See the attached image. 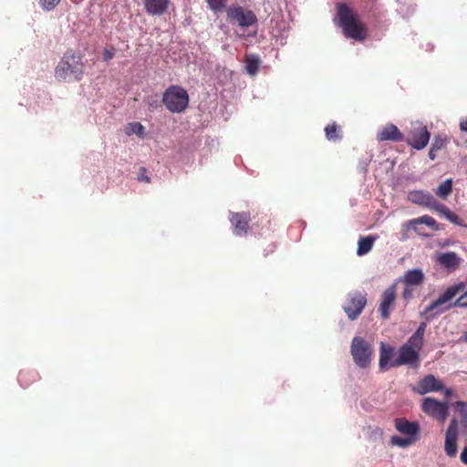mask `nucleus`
I'll return each mask as SVG.
<instances>
[{
	"label": "nucleus",
	"instance_id": "nucleus-1",
	"mask_svg": "<svg viewBox=\"0 0 467 467\" xmlns=\"http://www.w3.org/2000/svg\"><path fill=\"white\" fill-rule=\"evenodd\" d=\"M467 286L465 282H458L449 285L434 301H432L420 313L421 316H427L430 320L434 317L441 315L453 307H467V298L459 296L453 301V298L463 291Z\"/></svg>",
	"mask_w": 467,
	"mask_h": 467
},
{
	"label": "nucleus",
	"instance_id": "nucleus-2",
	"mask_svg": "<svg viewBox=\"0 0 467 467\" xmlns=\"http://www.w3.org/2000/svg\"><path fill=\"white\" fill-rule=\"evenodd\" d=\"M336 10L338 26L344 36L356 41H364L368 36V29L353 10L345 3H337Z\"/></svg>",
	"mask_w": 467,
	"mask_h": 467
},
{
	"label": "nucleus",
	"instance_id": "nucleus-3",
	"mask_svg": "<svg viewBox=\"0 0 467 467\" xmlns=\"http://www.w3.org/2000/svg\"><path fill=\"white\" fill-rule=\"evenodd\" d=\"M85 73L83 56L72 49L64 53L55 68V78L58 81H79Z\"/></svg>",
	"mask_w": 467,
	"mask_h": 467
},
{
	"label": "nucleus",
	"instance_id": "nucleus-4",
	"mask_svg": "<svg viewBox=\"0 0 467 467\" xmlns=\"http://www.w3.org/2000/svg\"><path fill=\"white\" fill-rule=\"evenodd\" d=\"M162 103L172 113H181L189 105V95L185 88L178 85H171L165 89L162 95Z\"/></svg>",
	"mask_w": 467,
	"mask_h": 467
},
{
	"label": "nucleus",
	"instance_id": "nucleus-5",
	"mask_svg": "<svg viewBox=\"0 0 467 467\" xmlns=\"http://www.w3.org/2000/svg\"><path fill=\"white\" fill-rule=\"evenodd\" d=\"M350 353L355 364L361 368H366L371 363L374 349L372 345L363 337H355L351 342Z\"/></svg>",
	"mask_w": 467,
	"mask_h": 467
},
{
	"label": "nucleus",
	"instance_id": "nucleus-6",
	"mask_svg": "<svg viewBox=\"0 0 467 467\" xmlns=\"http://www.w3.org/2000/svg\"><path fill=\"white\" fill-rule=\"evenodd\" d=\"M421 410L428 416L444 422L449 415V403L427 397L422 400Z\"/></svg>",
	"mask_w": 467,
	"mask_h": 467
},
{
	"label": "nucleus",
	"instance_id": "nucleus-7",
	"mask_svg": "<svg viewBox=\"0 0 467 467\" xmlns=\"http://www.w3.org/2000/svg\"><path fill=\"white\" fill-rule=\"evenodd\" d=\"M366 305V294L356 291L348 295L347 300L343 306V309L350 320H355L362 313Z\"/></svg>",
	"mask_w": 467,
	"mask_h": 467
},
{
	"label": "nucleus",
	"instance_id": "nucleus-8",
	"mask_svg": "<svg viewBox=\"0 0 467 467\" xmlns=\"http://www.w3.org/2000/svg\"><path fill=\"white\" fill-rule=\"evenodd\" d=\"M431 133L426 126L421 123H415L408 133V137L404 140L406 142L416 150L424 149L430 140Z\"/></svg>",
	"mask_w": 467,
	"mask_h": 467
},
{
	"label": "nucleus",
	"instance_id": "nucleus-9",
	"mask_svg": "<svg viewBox=\"0 0 467 467\" xmlns=\"http://www.w3.org/2000/svg\"><path fill=\"white\" fill-rule=\"evenodd\" d=\"M227 17L235 21L240 27H249L257 23V17L252 10L240 5H231L226 9Z\"/></svg>",
	"mask_w": 467,
	"mask_h": 467
},
{
	"label": "nucleus",
	"instance_id": "nucleus-10",
	"mask_svg": "<svg viewBox=\"0 0 467 467\" xmlns=\"http://www.w3.org/2000/svg\"><path fill=\"white\" fill-rule=\"evenodd\" d=\"M420 224H425L426 226L430 227L433 231L441 230L440 224L437 223V221L433 217L425 214L420 217L409 220L408 222H406L405 223L402 224L403 239L405 240L408 238L406 233L410 229L413 230L415 233H417L420 236H424V237L428 236V234H423L420 231V229L418 227V225H420Z\"/></svg>",
	"mask_w": 467,
	"mask_h": 467
},
{
	"label": "nucleus",
	"instance_id": "nucleus-11",
	"mask_svg": "<svg viewBox=\"0 0 467 467\" xmlns=\"http://www.w3.org/2000/svg\"><path fill=\"white\" fill-rule=\"evenodd\" d=\"M420 363V353L416 349L409 348V346L402 345L399 349V356L396 359L390 362V367L396 368L402 365H410L417 368Z\"/></svg>",
	"mask_w": 467,
	"mask_h": 467
},
{
	"label": "nucleus",
	"instance_id": "nucleus-12",
	"mask_svg": "<svg viewBox=\"0 0 467 467\" xmlns=\"http://www.w3.org/2000/svg\"><path fill=\"white\" fill-rule=\"evenodd\" d=\"M396 285L389 286L381 295L380 304L379 306V313L382 319L387 320L390 317L391 311L394 309L396 301Z\"/></svg>",
	"mask_w": 467,
	"mask_h": 467
},
{
	"label": "nucleus",
	"instance_id": "nucleus-13",
	"mask_svg": "<svg viewBox=\"0 0 467 467\" xmlns=\"http://www.w3.org/2000/svg\"><path fill=\"white\" fill-rule=\"evenodd\" d=\"M458 420L454 418L451 420L445 432L444 451L447 456L453 458L457 454Z\"/></svg>",
	"mask_w": 467,
	"mask_h": 467
},
{
	"label": "nucleus",
	"instance_id": "nucleus-14",
	"mask_svg": "<svg viewBox=\"0 0 467 467\" xmlns=\"http://www.w3.org/2000/svg\"><path fill=\"white\" fill-rule=\"evenodd\" d=\"M435 262L448 273H452L460 268L462 259L455 252H444L436 254Z\"/></svg>",
	"mask_w": 467,
	"mask_h": 467
},
{
	"label": "nucleus",
	"instance_id": "nucleus-15",
	"mask_svg": "<svg viewBox=\"0 0 467 467\" xmlns=\"http://www.w3.org/2000/svg\"><path fill=\"white\" fill-rule=\"evenodd\" d=\"M443 389L444 385L440 379L432 374H428L419 381L414 390L420 395H424L429 392H437Z\"/></svg>",
	"mask_w": 467,
	"mask_h": 467
},
{
	"label": "nucleus",
	"instance_id": "nucleus-16",
	"mask_svg": "<svg viewBox=\"0 0 467 467\" xmlns=\"http://www.w3.org/2000/svg\"><path fill=\"white\" fill-rule=\"evenodd\" d=\"M377 140L379 141L390 140L394 142L403 141L405 140L404 134L392 123L381 127L377 133Z\"/></svg>",
	"mask_w": 467,
	"mask_h": 467
},
{
	"label": "nucleus",
	"instance_id": "nucleus-17",
	"mask_svg": "<svg viewBox=\"0 0 467 467\" xmlns=\"http://www.w3.org/2000/svg\"><path fill=\"white\" fill-rule=\"evenodd\" d=\"M408 199L413 203L423 205L435 211L437 206L441 204L431 193L424 191L410 192L408 194Z\"/></svg>",
	"mask_w": 467,
	"mask_h": 467
},
{
	"label": "nucleus",
	"instance_id": "nucleus-18",
	"mask_svg": "<svg viewBox=\"0 0 467 467\" xmlns=\"http://www.w3.org/2000/svg\"><path fill=\"white\" fill-rule=\"evenodd\" d=\"M230 221L234 226V234L243 235L247 233L250 221V215L248 213H234L231 214Z\"/></svg>",
	"mask_w": 467,
	"mask_h": 467
},
{
	"label": "nucleus",
	"instance_id": "nucleus-19",
	"mask_svg": "<svg viewBox=\"0 0 467 467\" xmlns=\"http://www.w3.org/2000/svg\"><path fill=\"white\" fill-rule=\"evenodd\" d=\"M396 430L404 435L417 440L420 432L419 423L416 421H409L405 418H398L395 420Z\"/></svg>",
	"mask_w": 467,
	"mask_h": 467
},
{
	"label": "nucleus",
	"instance_id": "nucleus-20",
	"mask_svg": "<svg viewBox=\"0 0 467 467\" xmlns=\"http://www.w3.org/2000/svg\"><path fill=\"white\" fill-rule=\"evenodd\" d=\"M169 4L170 0H145L144 7L148 14L161 16L167 11Z\"/></svg>",
	"mask_w": 467,
	"mask_h": 467
},
{
	"label": "nucleus",
	"instance_id": "nucleus-21",
	"mask_svg": "<svg viewBox=\"0 0 467 467\" xmlns=\"http://www.w3.org/2000/svg\"><path fill=\"white\" fill-rule=\"evenodd\" d=\"M394 356V348L386 345L383 342H381L380 349H379V366L380 369L386 370L388 368L390 367V362H392L394 359H392Z\"/></svg>",
	"mask_w": 467,
	"mask_h": 467
},
{
	"label": "nucleus",
	"instance_id": "nucleus-22",
	"mask_svg": "<svg viewBox=\"0 0 467 467\" xmlns=\"http://www.w3.org/2000/svg\"><path fill=\"white\" fill-rule=\"evenodd\" d=\"M39 379V374L34 369L21 370L18 374V382L23 388H28Z\"/></svg>",
	"mask_w": 467,
	"mask_h": 467
},
{
	"label": "nucleus",
	"instance_id": "nucleus-23",
	"mask_svg": "<svg viewBox=\"0 0 467 467\" xmlns=\"http://www.w3.org/2000/svg\"><path fill=\"white\" fill-rule=\"evenodd\" d=\"M436 211L441 215L445 217L448 221H450L451 223L467 228V225L464 223L463 220L460 216H458L455 213L451 212L444 204L441 203L440 205H438Z\"/></svg>",
	"mask_w": 467,
	"mask_h": 467
},
{
	"label": "nucleus",
	"instance_id": "nucleus-24",
	"mask_svg": "<svg viewBox=\"0 0 467 467\" xmlns=\"http://www.w3.org/2000/svg\"><path fill=\"white\" fill-rule=\"evenodd\" d=\"M424 280V275L420 269L409 270L405 273L402 281L406 285H419Z\"/></svg>",
	"mask_w": 467,
	"mask_h": 467
},
{
	"label": "nucleus",
	"instance_id": "nucleus-25",
	"mask_svg": "<svg viewBox=\"0 0 467 467\" xmlns=\"http://www.w3.org/2000/svg\"><path fill=\"white\" fill-rule=\"evenodd\" d=\"M245 71L250 76H254L261 64V58L256 54H245L244 56Z\"/></svg>",
	"mask_w": 467,
	"mask_h": 467
},
{
	"label": "nucleus",
	"instance_id": "nucleus-26",
	"mask_svg": "<svg viewBox=\"0 0 467 467\" xmlns=\"http://www.w3.org/2000/svg\"><path fill=\"white\" fill-rule=\"evenodd\" d=\"M453 406L461 417V420L458 421V423L461 427L462 433L467 436V402L457 401Z\"/></svg>",
	"mask_w": 467,
	"mask_h": 467
},
{
	"label": "nucleus",
	"instance_id": "nucleus-27",
	"mask_svg": "<svg viewBox=\"0 0 467 467\" xmlns=\"http://www.w3.org/2000/svg\"><path fill=\"white\" fill-rule=\"evenodd\" d=\"M375 240L376 238L373 236L361 237L358 240V254L364 255L368 254L372 249Z\"/></svg>",
	"mask_w": 467,
	"mask_h": 467
},
{
	"label": "nucleus",
	"instance_id": "nucleus-28",
	"mask_svg": "<svg viewBox=\"0 0 467 467\" xmlns=\"http://www.w3.org/2000/svg\"><path fill=\"white\" fill-rule=\"evenodd\" d=\"M452 190V181L451 179L445 180L436 190V194L442 199H445Z\"/></svg>",
	"mask_w": 467,
	"mask_h": 467
},
{
	"label": "nucleus",
	"instance_id": "nucleus-29",
	"mask_svg": "<svg viewBox=\"0 0 467 467\" xmlns=\"http://www.w3.org/2000/svg\"><path fill=\"white\" fill-rule=\"evenodd\" d=\"M326 137L328 140H337L341 138L339 127L334 122L325 128Z\"/></svg>",
	"mask_w": 467,
	"mask_h": 467
},
{
	"label": "nucleus",
	"instance_id": "nucleus-30",
	"mask_svg": "<svg viewBox=\"0 0 467 467\" xmlns=\"http://www.w3.org/2000/svg\"><path fill=\"white\" fill-rule=\"evenodd\" d=\"M209 8L215 14L226 10V0H206Z\"/></svg>",
	"mask_w": 467,
	"mask_h": 467
},
{
	"label": "nucleus",
	"instance_id": "nucleus-31",
	"mask_svg": "<svg viewBox=\"0 0 467 467\" xmlns=\"http://www.w3.org/2000/svg\"><path fill=\"white\" fill-rule=\"evenodd\" d=\"M390 441L393 445H397L399 447H407L415 442L416 439L410 437L403 438L400 436H392Z\"/></svg>",
	"mask_w": 467,
	"mask_h": 467
},
{
	"label": "nucleus",
	"instance_id": "nucleus-32",
	"mask_svg": "<svg viewBox=\"0 0 467 467\" xmlns=\"http://www.w3.org/2000/svg\"><path fill=\"white\" fill-rule=\"evenodd\" d=\"M143 103L150 111H154L161 107L157 95L146 96L143 99Z\"/></svg>",
	"mask_w": 467,
	"mask_h": 467
},
{
	"label": "nucleus",
	"instance_id": "nucleus-33",
	"mask_svg": "<svg viewBox=\"0 0 467 467\" xmlns=\"http://www.w3.org/2000/svg\"><path fill=\"white\" fill-rule=\"evenodd\" d=\"M448 140L445 136L435 135L431 143L432 150H441L447 145Z\"/></svg>",
	"mask_w": 467,
	"mask_h": 467
},
{
	"label": "nucleus",
	"instance_id": "nucleus-34",
	"mask_svg": "<svg viewBox=\"0 0 467 467\" xmlns=\"http://www.w3.org/2000/svg\"><path fill=\"white\" fill-rule=\"evenodd\" d=\"M404 345L409 346V348L412 349H416V351L419 353L422 348L423 339L419 338L418 337L412 334V336L408 339V341Z\"/></svg>",
	"mask_w": 467,
	"mask_h": 467
},
{
	"label": "nucleus",
	"instance_id": "nucleus-35",
	"mask_svg": "<svg viewBox=\"0 0 467 467\" xmlns=\"http://www.w3.org/2000/svg\"><path fill=\"white\" fill-rule=\"evenodd\" d=\"M144 131V127L140 122L130 123L127 128V134H137L139 136H142Z\"/></svg>",
	"mask_w": 467,
	"mask_h": 467
},
{
	"label": "nucleus",
	"instance_id": "nucleus-36",
	"mask_svg": "<svg viewBox=\"0 0 467 467\" xmlns=\"http://www.w3.org/2000/svg\"><path fill=\"white\" fill-rule=\"evenodd\" d=\"M60 0H40L41 6L46 10H52Z\"/></svg>",
	"mask_w": 467,
	"mask_h": 467
},
{
	"label": "nucleus",
	"instance_id": "nucleus-37",
	"mask_svg": "<svg viewBox=\"0 0 467 467\" xmlns=\"http://www.w3.org/2000/svg\"><path fill=\"white\" fill-rule=\"evenodd\" d=\"M146 171H147V170L144 167H141L140 169V173L138 175V181L139 182H147V183L150 182V177L148 175H146Z\"/></svg>",
	"mask_w": 467,
	"mask_h": 467
},
{
	"label": "nucleus",
	"instance_id": "nucleus-38",
	"mask_svg": "<svg viewBox=\"0 0 467 467\" xmlns=\"http://www.w3.org/2000/svg\"><path fill=\"white\" fill-rule=\"evenodd\" d=\"M426 323L423 322L421 323L418 328L416 329V331L413 333L414 336L418 337L419 338H421L423 339V337H424V333H425V329H426Z\"/></svg>",
	"mask_w": 467,
	"mask_h": 467
},
{
	"label": "nucleus",
	"instance_id": "nucleus-39",
	"mask_svg": "<svg viewBox=\"0 0 467 467\" xmlns=\"http://www.w3.org/2000/svg\"><path fill=\"white\" fill-rule=\"evenodd\" d=\"M413 296V290L406 285L404 291L402 292V297L404 300L409 301Z\"/></svg>",
	"mask_w": 467,
	"mask_h": 467
},
{
	"label": "nucleus",
	"instance_id": "nucleus-40",
	"mask_svg": "<svg viewBox=\"0 0 467 467\" xmlns=\"http://www.w3.org/2000/svg\"><path fill=\"white\" fill-rule=\"evenodd\" d=\"M114 57V52L109 49H105L103 52V58L105 61H109Z\"/></svg>",
	"mask_w": 467,
	"mask_h": 467
},
{
	"label": "nucleus",
	"instance_id": "nucleus-41",
	"mask_svg": "<svg viewBox=\"0 0 467 467\" xmlns=\"http://www.w3.org/2000/svg\"><path fill=\"white\" fill-rule=\"evenodd\" d=\"M461 462L467 465V446H465L460 455Z\"/></svg>",
	"mask_w": 467,
	"mask_h": 467
},
{
	"label": "nucleus",
	"instance_id": "nucleus-42",
	"mask_svg": "<svg viewBox=\"0 0 467 467\" xmlns=\"http://www.w3.org/2000/svg\"><path fill=\"white\" fill-rule=\"evenodd\" d=\"M460 130L467 133V117L460 122Z\"/></svg>",
	"mask_w": 467,
	"mask_h": 467
},
{
	"label": "nucleus",
	"instance_id": "nucleus-43",
	"mask_svg": "<svg viewBox=\"0 0 467 467\" xmlns=\"http://www.w3.org/2000/svg\"><path fill=\"white\" fill-rule=\"evenodd\" d=\"M442 390H444L443 394H444V397L449 399L450 397H451L454 393V391L451 389H443Z\"/></svg>",
	"mask_w": 467,
	"mask_h": 467
},
{
	"label": "nucleus",
	"instance_id": "nucleus-44",
	"mask_svg": "<svg viewBox=\"0 0 467 467\" xmlns=\"http://www.w3.org/2000/svg\"><path fill=\"white\" fill-rule=\"evenodd\" d=\"M436 152H437V150H432V148L431 147V149H430V150H429L428 155H429V158H430L431 161H433V160H435V159H436V157H437Z\"/></svg>",
	"mask_w": 467,
	"mask_h": 467
},
{
	"label": "nucleus",
	"instance_id": "nucleus-45",
	"mask_svg": "<svg viewBox=\"0 0 467 467\" xmlns=\"http://www.w3.org/2000/svg\"><path fill=\"white\" fill-rule=\"evenodd\" d=\"M461 340L467 343V332L462 334Z\"/></svg>",
	"mask_w": 467,
	"mask_h": 467
},
{
	"label": "nucleus",
	"instance_id": "nucleus-46",
	"mask_svg": "<svg viewBox=\"0 0 467 467\" xmlns=\"http://www.w3.org/2000/svg\"><path fill=\"white\" fill-rule=\"evenodd\" d=\"M461 296L467 298V287L461 292Z\"/></svg>",
	"mask_w": 467,
	"mask_h": 467
},
{
	"label": "nucleus",
	"instance_id": "nucleus-47",
	"mask_svg": "<svg viewBox=\"0 0 467 467\" xmlns=\"http://www.w3.org/2000/svg\"><path fill=\"white\" fill-rule=\"evenodd\" d=\"M275 247H276L275 244H271L268 253H274Z\"/></svg>",
	"mask_w": 467,
	"mask_h": 467
},
{
	"label": "nucleus",
	"instance_id": "nucleus-48",
	"mask_svg": "<svg viewBox=\"0 0 467 467\" xmlns=\"http://www.w3.org/2000/svg\"><path fill=\"white\" fill-rule=\"evenodd\" d=\"M452 243L449 240L445 241L442 244L443 247L451 245Z\"/></svg>",
	"mask_w": 467,
	"mask_h": 467
},
{
	"label": "nucleus",
	"instance_id": "nucleus-49",
	"mask_svg": "<svg viewBox=\"0 0 467 467\" xmlns=\"http://www.w3.org/2000/svg\"><path fill=\"white\" fill-rule=\"evenodd\" d=\"M466 143H467V140H466Z\"/></svg>",
	"mask_w": 467,
	"mask_h": 467
}]
</instances>
